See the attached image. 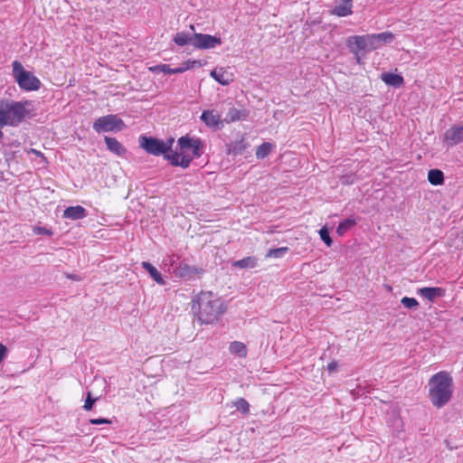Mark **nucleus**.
<instances>
[{
  "label": "nucleus",
  "instance_id": "nucleus-17",
  "mask_svg": "<svg viewBox=\"0 0 463 463\" xmlns=\"http://www.w3.org/2000/svg\"><path fill=\"white\" fill-rule=\"evenodd\" d=\"M210 75L223 86L229 85L232 81V74L227 72L223 68L213 70Z\"/></svg>",
  "mask_w": 463,
  "mask_h": 463
},
{
  "label": "nucleus",
  "instance_id": "nucleus-9",
  "mask_svg": "<svg viewBox=\"0 0 463 463\" xmlns=\"http://www.w3.org/2000/svg\"><path fill=\"white\" fill-rule=\"evenodd\" d=\"M443 141L448 146H455L463 142V125L455 124L443 135Z\"/></svg>",
  "mask_w": 463,
  "mask_h": 463
},
{
  "label": "nucleus",
  "instance_id": "nucleus-14",
  "mask_svg": "<svg viewBox=\"0 0 463 463\" xmlns=\"http://www.w3.org/2000/svg\"><path fill=\"white\" fill-rule=\"evenodd\" d=\"M88 215L87 210L80 206H70L63 211V218L76 221L84 219Z\"/></svg>",
  "mask_w": 463,
  "mask_h": 463
},
{
  "label": "nucleus",
  "instance_id": "nucleus-15",
  "mask_svg": "<svg viewBox=\"0 0 463 463\" xmlns=\"http://www.w3.org/2000/svg\"><path fill=\"white\" fill-rule=\"evenodd\" d=\"M352 0H341L332 10L334 15L345 17L352 14Z\"/></svg>",
  "mask_w": 463,
  "mask_h": 463
},
{
  "label": "nucleus",
  "instance_id": "nucleus-25",
  "mask_svg": "<svg viewBox=\"0 0 463 463\" xmlns=\"http://www.w3.org/2000/svg\"><path fill=\"white\" fill-rule=\"evenodd\" d=\"M233 266L240 269H253L257 266V259L253 256L236 260Z\"/></svg>",
  "mask_w": 463,
  "mask_h": 463
},
{
  "label": "nucleus",
  "instance_id": "nucleus-7",
  "mask_svg": "<svg viewBox=\"0 0 463 463\" xmlns=\"http://www.w3.org/2000/svg\"><path fill=\"white\" fill-rule=\"evenodd\" d=\"M125 128L123 120L115 114L99 117L93 123V129L98 133L121 131Z\"/></svg>",
  "mask_w": 463,
  "mask_h": 463
},
{
  "label": "nucleus",
  "instance_id": "nucleus-24",
  "mask_svg": "<svg viewBox=\"0 0 463 463\" xmlns=\"http://www.w3.org/2000/svg\"><path fill=\"white\" fill-rule=\"evenodd\" d=\"M428 180L433 185H440L444 183L443 172L439 169H430L428 173Z\"/></svg>",
  "mask_w": 463,
  "mask_h": 463
},
{
  "label": "nucleus",
  "instance_id": "nucleus-4",
  "mask_svg": "<svg viewBox=\"0 0 463 463\" xmlns=\"http://www.w3.org/2000/svg\"><path fill=\"white\" fill-rule=\"evenodd\" d=\"M13 76L20 89L25 91L38 90L41 87L40 80L31 71L24 70L23 64L14 61L12 63Z\"/></svg>",
  "mask_w": 463,
  "mask_h": 463
},
{
  "label": "nucleus",
  "instance_id": "nucleus-22",
  "mask_svg": "<svg viewBox=\"0 0 463 463\" xmlns=\"http://www.w3.org/2000/svg\"><path fill=\"white\" fill-rule=\"evenodd\" d=\"M142 267L149 273L151 278L159 285H164L165 280L163 279L160 272L149 262L143 261Z\"/></svg>",
  "mask_w": 463,
  "mask_h": 463
},
{
  "label": "nucleus",
  "instance_id": "nucleus-41",
  "mask_svg": "<svg viewBox=\"0 0 463 463\" xmlns=\"http://www.w3.org/2000/svg\"><path fill=\"white\" fill-rule=\"evenodd\" d=\"M337 368V363L336 362H331L327 364V370L332 373L335 372Z\"/></svg>",
  "mask_w": 463,
  "mask_h": 463
},
{
  "label": "nucleus",
  "instance_id": "nucleus-18",
  "mask_svg": "<svg viewBox=\"0 0 463 463\" xmlns=\"http://www.w3.org/2000/svg\"><path fill=\"white\" fill-rule=\"evenodd\" d=\"M248 116H249V113L245 109H238L236 108H231L226 114L224 121L227 123H231V122L239 121V120H245Z\"/></svg>",
  "mask_w": 463,
  "mask_h": 463
},
{
  "label": "nucleus",
  "instance_id": "nucleus-43",
  "mask_svg": "<svg viewBox=\"0 0 463 463\" xmlns=\"http://www.w3.org/2000/svg\"><path fill=\"white\" fill-rule=\"evenodd\" d=\"M359 52H360V51H357V55H354V56H355L356 61H357L358 63H361V58H360V56H359Z\"/></svg>",
  "mask_w": 463,
  "mask_h": 463
},
{
  "label": "nucleus",
  "instance_id": "nucleus-33",
  "mask_svg": "<svg viewBox=\"0 0 463 463\" xmlns=\"http://www.w3.org/2000/svg\"><path fill=\"white\" fill-rule=\"evenodd\" d=\"M154 72H163L165 74H172V68L168 64H159L150 68Z\"/></svg>",
  "mask_w": 463,
  "mask_h": 463
},
{
  "label": "nucleus",
  "instance_id": "nucleus-34",
  "mask_svg": "<svg viewBox=\"0 0 463 463\" xmlns=\"http://www.w3.org/2000/svg\"><path fill=\"white\" fill-rule=\"evenodd\" d=\"M319 235H320V238L321 240L327 245V246H331L332 245V240L329 236V232H328V230L324 227L322 228L320 231H319Z\"/></svg>",
  "mask_w": 463,
  "mask_h": 463
},
{
  "label": "nucleus",
  "instance_id": "nucleus-13",
  "mask_svg": "<svg viewBox=\"0 0 463 463\" xmlns=\"http://www.w3.org/2000/svg\"><path fill=\"white\" fill-rule=\"evenodd\" d=\"M165 158L167 159L172 165L181 166L184 169L189 167L193 159L192 157L179 154L177 152L171 154H168L167 152L166 155H165Z\"/></svg>",
  "mask_w": 463,
  "mask_h": 463
},
{
  "label": "nucleus",
  "instance_id": "nucleus-6",
  "mask_svg": "<svg viewBox=\"0 0 463 463\" xmlns=\"http://www.w3.org/2000/svg\"><path fill=\"white\" fill-rule=\"evenodd\" d=\"M346 45L350 52L357 55V51L372 52L379 48L376 44L373 34L354 35L346 39Z\"/></svg>",
  "mask_w": 463,
  "mask_h": 463
},
{
  "label": "nucleus",
  "instance_id": "nucleus-8",
  "mask_svg": "<svg viewBox=\"0 0 463 463\" xmlns=\"http://www.w3.org/2000/svg\"><path fill=\"white\" fill-rule=\"evenodd\" d=\"M222 43L221 38L210 34L194 33L193 46L196 49H213Z\"/></svg>",
  "mask_w": 463,
  "mask_h": 463
},
{
  "label": "nucleus",
  "instance_id": "nucleus-10",
  "mask_svg": "<svg viewBox=\"0 0 463 463\" xmlns=\"http://www.w3.org/2000/svg\"><path fill=\"white\" fill-rule=\"evenodd\" d=\"M178 145L182 150L192 149L194 157H200L203 154V144L200 138H190L187 136L178 139Z\"/></svg>",
  "mask_w": 463,
  "mask_h": 463
},
{
  "label": "nucleus",
  "instance_id": "nucleus-31",
  "mask_svg": "<svg viewBox=\"0 0 463 463\" xmlns=\"http://www.w3.org/2000/svg\"><path fill=\"white\" fill-rule=\"evenodd\" d=\"M401 303L409 309L416 308L419 306V302L414 298L403 297L401 299Z\"/></svg>",
  "mask_w": 463,
  "mask_h": 463
},
{
  "label": "nucleus",
  "instance_id": "nucleus-16",
  "mask_svg": "<svg viewBox=\"0 0 463 463\" xmlns=\"http://www.w3.org/2000/svg\"><path fill=\"white\" fill-rule=\"evenodd\" d=\"M380 78L386 85L394 88H401L404 84L403 77L399 74L383 72L381 74Z\"/></svg>",
  "mask_w": 463,
  "mask_h": 463
},
{
  "label": "nucleus",
  "instance_id": "nucleus-12",
  "mask_svg": "<svg viewBox=\"0 0 463 463\" xmlns=\"http://www.w3.org/2000/svg\"><path fill=\"white\" fill-rule=\"evenodd\" d=\"M418 293L430 302H434L436 298L445 296L446 290L439 287H425L418 289Z\"/></svg>",
  "mask_w": 463,
  "mask_h": 463
},
{
  "label": "nucleus",
  "instance_id": "nucleus-36",
  "mask_svg": "<svg viewBox=\"0 0 463 463\" xmlns=\"http://www.w3.org/2000/svg\"><path fill=\"white\" fill-rule=\"evenodd\" d=\"M90 422L92 425H99V424H109L111 421L105 418H98V419H90Z\"/></svg>",
  "mask_w": 463,
  "mask_h": 463
},
{
  "label": "nucleus",
  "instance_id": "nucleus-42",
  "mask_svg": "<svg viewBox=\"0 0 463 463\" xmlns=\"http://www.w3.org/2000/svg\"><path fill=\"white\" fill-rule=\"evenodd\" d=\"M68 278L73 280H80V278L77 275H68Z\"/></svg>",
  "mask_w": 463,
  "mask_h": 463
},
{
  "label": "nucleus",
  "instance_id": "nucleus-20",
  "mask_svg": "<svg viewBox=\"0 0 463 463\" xmlns=\"http://www.w3.org/2000/svg\"><path fill=\"white\" fill-rule=\"evenodd\" d=\"M172 261L173 272L176 277L187 278L194 274L195 269L185 263H179L178 266H174L175 260Z\"/></svg>",
  "mask_w": 463,
  "mask_h": 463
},
{
  "label": "nucleus",
  "instance_id": "nucleus-28",
  "mask_svg": "<svg viewBox=\"0 0 463 463\" xmlns=\"http://www.w3.org/2000/svg\"><path fill=\"white\" fill-rule=\"evenodd\" d=\"M272 147H273L272 144H270L269 142L262 143L260 146H259L257 147L256 157L258 159H264L265 157H267L269 156Z\"/></svg>",
  "mask_w": 463,
  "mask_h": 463
},
{
  "label": "nucleus",
  "instance_id": "nucleus-40",
  "mask_svg": "<svg viewBox=\"0 0 463 463\" xmlns=\"http://www.w3.org/2000/svg\"><path fill=\"white\" fill-rule=\"evenodd\" d=\"M187 70H188V67H184V65L182 64L179 67L173 68L172 74L183 73V72L186 71Z\"/></svg>",
  "mask_w": 463,
  "mask_h": 463
},
{
  "label": "nucleus",
  "instance_id": "nucleus-5",
  "mask_svg": "<svg viewBox=\"0 0 463 463\" xmlns=\"http://www.w3.org/2000/svg\"><path fill=\"white\" fill-rule=\"evenodd\" d=\"M173 143V138L167 139L165 142L151 137L142 136L139 138L140 146L153 156L166 155L167 152L171 151Z\"/></svg>",
  "mask_w": 463,
  "mask_h": 463
},
{
  "label": "nucleus",
  "instance_id": "nucleus-30",
  "mask_svg": "<svg viewBox=\"0 0 463 463\" xmlns=\"http://www.w3.org/2000/svg\"><path fill=\"white\" fill-rule=\"evenodd\" d=\"M355 224V221L354 219H345L336 228V232L338 235H344L347 230L353 227Z\"/></svg>",
  "mask_w": 463,
  "mask_h": 463
},
{
  "label": "nucleus",
  "instance_id": "nucleus-19",
  "mask_svg": "<svg viewBox=\"0 0 463 463\" xmlns=\"http://www.w3.org/2000/svg\"><path fill=\"white\" fill-rule=\"evenodd\" d=\"M104 140L107 145V148L113 154L120 156L126 153V148L115 137H105Z\"/></svg>",
  "mask_w": 463,
  "mask_h": 463
},
{
  "label": "nucleus",
  "instance_id": "nucleus-35",
  "mask_svg": "<svg viewBox=\"0 0 463 463\" xmlns=\"http://www.w3.org/2000/svg\"><path fill=\"white\" fill-rule=\"evenodd\" d=\"M98 400V398H92L91 393L89 392L87 394V398L85 400V403L83 405V409L85 411H90L94 402Z\"/></svg>",
  "mask_w": 463,
  "mask_h": 463
},
{
  "label": "nucleus",
  "instance_id": "nucleus-29",
  "mask_svg": "<svg viewBox=\"0 0 463 463\" xmlns=\"http://www.w3.org/2000/svg\"><path fill=\"white\" fill-rule=\"evenodd\" d=\"M288 251V247H280L276 249H270L266 253V258L280 259Z\"/></svg>",
  "mask_w": 463,
  "mask_h": 463
},
{
  "label": "nucleus",
  "instance_id": "nucleus-11",
  "mask_svg": "<svg viewBox=\"0 0 463 463\" xmlns=\"http://www.w3.org/2000/svg\"><path fill=\"white\" fill-rule=\"evenodd\" d=\"M200 118L209 128H219L222 123L220 114L213 109L203 110Z\"/></svg>",
  "mask_w": 463,
  "mask_h": 463
},
{
  "label": "nucleus",
  "instance_id": "nucleus-3",
  "mask_svg": "<svg viewBox=\"0 0 463 463\" xmlns=\"http://www.w3.org/2000/svg\"><path fill=\"white\" fill-rule=\"evenodd\" d=\"M31 101L0 100V128L18 127L30 114Z\"/></svg>",
  "mask_w": 463,
  "mask_h": 463
},
{
  "label": "nucleus",
  "instance_id": "nucleus-1",
  "mask_svg": "<svg viewBox=\"0 0 463 463\" xmlns=\"http://www.w3.org/2000/svg\"><path fill=\"white\" fill-rule=\"evenodd\" d=\"M192 310L201 325L219 321L227 308L223 301L211 291H202L192 301Z\"/></svg>",
  "mask_w": 463,
  "mask_h": 463
},
{
  "label": "nucleus",
  "instance_id": "nucleus-2",
  "mask_svg": "<svg viewBox=\"0 0 463 463\" xmlns=\"http://www.w3.org/2000/svg\"><path fill=\"white\" fill-rule=\"evenodd\" d=\"M429 385V397L435 407L442 408L450 401L453 380L448 372L441 371L432 375Z\"/></svg>",
  "mask_w": 463,
  "mask_h": 463
},
{
  "label": "nucleus",
  "instance_id": "nucleus-26",
  "mask_svg": "<svg viewBox=\"0 0 463 463\" xmlns=\"http://www.w3.org/2000/svg\"><path fill=\"white\" fill-rule=\"evenodd\" d=\"M375 38L376 44H379V48L382 44L391 43L394 39V35L391 32H383L380 33H373Z\"/></svg>",
  "mask_w": 463,
  "mask_h": 463
},
{
  "label": "nucleus",
  "instance_id": "nucleus-39",
  "mask_svg": "<svg viewBox=\"0 0 463 463\" xmlns=\"http://www.w3.org/2000/svg\"><path fill=\"white\" fill-rule=\"evenodd\" d=\"M7 354V348L3 344H0V364Z\"/></svg>",
  "mask_w": 463,
  "mask_h": 463
},
{
  "label": "nucleus",
  "instance_id": "nucleus-32",
  "mask_svg": "<svg viewBox=\"0 0 463 463\" xmlns=\"http://www.w3.org/2000/svg\"><path fill=\"white\" fill-rule=\"evenodd\" d=\"M235 406L237 408L238 411L243 412V413H248L249 411H250V404L249 402L243 399V398H240L236 401L235 402Z\"/></svg>",
  "mask_w": 463,
  "mask_h": 463
},
{
  "label": "nucleus",
  "instance_id": "nucleus-38",
  "mask_svg": "<svg viewBox=\"0 0 463 463\" xmlns=\"http://www.w3.org/2000/svg\"><path fill=\"white\" fill-rule=\"evenodd\" d=\"M35 232L38 234H45L48 236L52 234V232L45 227H37V228H35Z\"/></svg>",
  "mask_w": 463,
  "mask_h": 463
},
{
  "label": "nucleus",
  "instance_id": "nucleus-27",
  "mask_svg": "<svg viewBox=\"0 0 463 463\" xmlns=\"http://www.w3.org/2000/svg\"><path fill=\"white\" fill-rule=\"evenodd\" d=\"M229 349L232 354H236L240 357H245L247 355L246 345L241 342H239V341L232 342Z\"/></svg>",
  "mask_w": 463,
  "mask_h": 463
},
{
  "label": "nucleus",
  "instance_id": "nucleus-21",
  "mask_svg": "<svg viewBox=\"0 0 463 463\" xmlns=\"http://www.w3.org/2000/svg\"><path fill=\"white\" fill-rule=\"evenodd\" d=\"M173 41L178 46H184L187 44H190L193 46L194 33H190L187 32H179L174 36Z\"/></svg>",
  "mask_w": 463,
  "mask_h": 463
},
{
  "label": "nucleus",
  "instance_id": "nucleus-23",
  "mask_svg": "<svg viewBox=\"0 0 463 463\" xmlns=\"http://www.w3.org/2000/svg\"><path fill=\"white\" fill-rule=\"evenodd\" d=\"M249 144L245 141L244 138H241L238 141L232 143L229 147V153L234 156L243 154L248 148Z\"/></svg>",
  "mask_w": 463,
  "mask_h": 463
},
{
  "label": "nucleus",
  "instance_id": "nucleus-37",
  "mask_svg": "<svg viewBox=\"0 0 463 463\" xmlns=\"http://www.w3.org/2000/svg\"><path fill=\"white\" fill-rule=\"evenodd\" d=\"M183 65H184V67H188V70H189L195 66H201V61H195V60H188V61H184L183 63Z\"/></svg>",
  "mask_w": 463,
  "mask_h": 463
}]
</instances>
